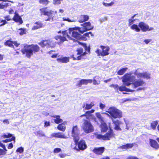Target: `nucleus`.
Segmentation results:
<instances>
[{
  "label": "nucleus",
  "instance_id": "nucleus-1",
  "mask_svg": "<svg viewBox=\"0 0 159 159\" xmlns=\"http://www.w3.org/2000/svg\"><path fill=\"white\" fill-rule=\"evenodd\" d=\"M40 50V48L37 44H26L24 46L21 51L23 54L25 55L27 57L30 58L33 53L38 52Z\"/></svg>",
  "mask_w": 159,
  "mask_h": 159
},
{
  "label": "nucleus",
  "instance_id": "nucleus-2",
  "mask_svg": "<svg viewBox=\"0 0 159 159\" xmlns=\"http://www.w3.org/2000/svg\"><path fill=\"white\" fill-rule=\"evenodd\" d=\"M80 44L82 45L84 49V51L83 48L80 47L78 48L76 51L77 52V55L78 56L75 57L74 54H73L70 56V57L73 59V60H80L84 58V57L88 53L90 52V48L88 47L86 43H80Z\"/></svg>",
  "mask_w": 159,
  "mask_h": 159
},
{
  "label": "nucleus",
  "instance_id": "nucleus-3",
  "mask_svg": "<svg viewBox=\"0 0 159 159\" xmlns=\"http://www.w3.org/2000/svg\"><path fill=\"white\" fill-rule=\"evenodd\" d=\"M76 27L70 28L68 30L62 31V34L66 36L69 39L73 40L74 42H76L77 40L81 39L80 34L77 31H74Z\"/></svg>",
  "mask_w": 159,
  "mask_h": 159
},
{
  "label": "nucleus",
  "instance_id": "nucleus-4",
  "mask_svg": "<svg viewBox=\"0 0 159 159\" xmlns=\"http://www.w3.org/2000/svg\"><path fill=\"white\" fill-rule=\"evenodd\" d=\"M41 16H47L48 18L45 20V21H50L53 19L54 17L57 16V11L52 10H49L47 7H43L40 9Z\"/></svg>",
  "mask_w": 159,
  "mask_h": 159
},
{
  "label": "nucleus",
  "instance_id": "nucleus-5",
  "mask_svg": "<svg viewBox=\"0 0 159 159\" xmlns=\"http://www.w3.org/2000/svg\"><path fill=\"white\" fill-rule=\"evenodd\" d=\"M94 135L96 138L98 139L103 140H109L111 139L114 137L115 134L113 129L110 128L109 131L104 135L97 133H95Z\"/></svg>",
  "mask_w": 159,
  "mask_h": 159
},
{
  "label": "nucleus",
  "instance_id": "nucleus-6",
  "mask_svg": "<svg viewBox=\"0 0 159 159\" xmlns=\"http://www.w3.org/2000/svg\"><path fill=\"white\" fill-rule=\"evenodd\" d=\"M106 112L109 113L111 116L114 118H120L122 117V112L116 108L112 107L109 108Z\"/></svg>",
  "mask_w": 159,
  "mask_h": 159
},
{
  "label": "nucleus",
  "instance_id": "nucleus-7",
  "mask_svg": "<svg viewBox=\"0 0 159 159\" xmlns=\"http://www.w3.org/2000/svg\"><path fill=\"white\" fill-rule=\"evenodd\" d=\"M83 122L82 128L85 133L89 134L94 131V127L90 120L84 119Z\"/></svg>",
  "mask_w": 159,
  "mask_h": 159
},
{
  "label": "nucleus",
  "instance_id": "nucleus-8",
  "mask_svg": "<svg viewBox=\"0 0 159 159\" xmlns=\"http://www.w3.org/2000/svg\"><path fill=\"white\" fill-rule=\"evenodd\" d=\"M79 139H78L77 142H75V140H74V142L77 146V148L76 146L74 147L73 148L77 151H84L87 148V145L84 139H81L79 141Z\"/></svg>",
  "mask_w": 159,
  "mask_h": 159
},
{
  "label": "nucleus",
  "instance_id": "nucleus-9",
  "mask_svg": "<svg viewBox=\"0 0 159 159\" xmlns=\"http://www.w3.org/2000/svg\"><path fill=\"white\" fill-rule=\"evenodd\" d=\"M81 25L83 27V30H81V28L79 27H76L75 30H78L80 33L83 34L84 32L89 30L93 29V26L91 25V24L89 22H87L81 24Z\"/></svg>",
  "mask_w": 159,
  "mask_h": 159
},
{
  "label": "nucleus",
  "instance_id": "nucleus-10",
  "mask_svg": "<svg viewBox=\"0 0 159 159\" xmlns=\"http://www.w3.org/2000/svg\"><path fill=\"white\" fill-rule=\"evenodd\" d=\"M80 130L77 125L73 126L71 131V135L73 137L74 140L77 142L78 139H80Z\"/></svg>",
  "mask_w": 159,
  "mask_h": 159
},
{
  "label": "nucleus",
  "instance_id": "nucleus-11",
  "mask_svg": "<svg viewBox=\"0 0 159 159\" xmlns=\"http://www.w3.org/2000/svg\"><path fill=\"white\" fill-rule=\"evenodd\" d=\"M100 47L102 50V52H100V50L98 49H97L95 51L98 56H101L104 57L109 54V52L110 50V48L108 46L101 45Z\"/></svg>",
  "mask_w": 159,
  "mask_h": 159
},
{
  "label": "nucleus",
  "instance_id": "nucleus-12",
  "mask_svg": "<svg viewBox=\"0 0 159 159\" xmlns=\"http://www.w3.org/2000/svg\"><path fill=\"white\" fill-rule=\"evenodd\" d=\"M42 48L47 47L48 48H54L55 47V44H54L50 39L43 40L38 43Z\"/></svg>",
  "mask_w": 159,
  "mask_h": 159
},
{
  "label": "nucleus",
  "instance_id": "nucleus-13",
  "mask_svg": "<svg viewBox=\"0 0 159 159\" xmlns=\"http://www.w3.org/2000/svg\"><path fill=\"white\" fill-rule=\"evenodd\" d=\"M140 30L143 32L149 31L153 30V28L151 27L149 28V25L143 22H140L138 24Z\"/></svg>",
  "mask_w": 159,
  "mask_h": 159
},
{
  "label": "nucleus",
  "instance_id": "nucleus-14",
  "mask_svg": "<svg viewBox=\"0 0 159 159\" xmlns=\"http://www.w3.org/2000/svg\"><path fill=\"white\" fill-rule=\"evenodd\" d=\"M11 40L12 39L10 38L9 39L6 40L4 43V45L6 46L12 48H14L13 44L16 47L19 46L20 43H17V41H13Z\"/></svg>",
  "mask_w": 159,
  "mask_h": 159
},
{
  "label": "nucleus",
  "instance_id": "nucleus-15",
  "mask_svg": "<svg viewBox=\"0 0 159 159\" xmlns=\"http://www.w3.org/2000/svg\"><path fill=\"white\" fill-rule=\"evenodd\" d=\"M131 79L132 77L131 76V75L127 73L123 76L122 81L124 83L125 86H128L131 84L130 82L131 81Z\"/></svg>",
  "mask_w": 159,
  "mask_h": 159
},
{
  "label": "nucleus",
  "instance_id": "nucleus-16",
  "mask_svg": "<svg viewBox=\"0 0 159 159\" xmlns=\"http://www.w3.org/2000/svg\"><path fill=\"white\" fill-rule=\"evenodd\" d=\"M105 150L104 147H101L94 148L92 151L94 153L97 155H101L104 152Z\"/></svg>",
  "mask_w": 159,
  "mask_h": 159
},
{
  "label": "nucleus",
  "instance_id": "nucleus-17",
  "mask_svg": "<svg viewBox=\"0 0 159 159\" xmlns=\"http://www.w3.org/2000/svg\"><path fill=\"white\" fill-rule=\"evenodd\" d=\"M93 80L92 79H82L78 81L76 86L78 87H81L82 85H86L89 83L91 84L92 83Z\"/></svg>",
  "mask_w": 159,
  "mask_h": 159
},
{
  "label": "nucleus",
  "instance_id": "nucleus-18",
  "mask_svg": "<svg viewBox=\"0 0 159 159\" xmlns=\"http://www.w3.org/2000/svg\"><path fill=\"white\" fill-rule=\"evenodd\" d=\"M112 123L115 125V127L114 128V129L117 131L122 130V129L120 127V125H124V124L122 122L118 120H112Z\"/></svg>",
  "mask_w": 159,
  "mask_h": 159
},
{
  "label": "nucleus",
  "instance_id": "nucleus-19",
  "mask_svg": "<svg viewBox=\"0 0 159 159\" xmlns=\"http://www.w3.org/2000/svg\"><path fill=\"white\" fill-rule=\"evenodd\" d=\"M12 20L16 23H19L20 24H21L23 23V21L20 16H19V14L15 12L14 13Z\"/></svg>",
  "mask_w": 159,
  "mask_h": 159
},
{
  "label": "nucleus",
  "instance_id": "nucleus-20",
  "mask_svg": "<svg viewBox=\"0 0 159 159\" xmlns=\"http://www.w3.org/2000/svg\"><path fill=\"white\" fill-rule=\"evenodd\" d=\"M145 82L142 79H135L133 82L132 84L134 85V87L136 88L139 86L143 85Z\"/></svg>",
  "mask_w": 159,
  "mask_h": 159
},
{
  "label": "nucleus",
  "instance_id": "nucleus-21",
  "mask_svg": "<svg viewBox=\"0 0 159 159\" xmlns=\"http://www.w3.org/2000/svg\"><path fill=\"white\" fill-rule=\"evenodd\" d=\"M34 25L32 28V30H35L39 29L42 28L44 27L43 24L41 21H38L34 23Z\"/></svg>",
  "mask_w": 159,
  "mask_h": 159
},
{
  "label": "nucleus",
  "instance_id": "nucleus-22",
  "mask_svg": "<svg viewBox=\"0 0 159 159\" xmlns=\"http://www.w3.org/2000/svg\"><path fill=\"white\" fill-rule=\"evenodd\" d=\"M78 19V21L80 23H82L88 21L89 19V16L87 15H81Z\"/></svg>",
  "mask_w": 159,
  "mask_h": 159
},
{
  "label": "nucleus",
  "instance_id": "nucleus-23",
  "mask_svg": "<svg viewBox=\"0 0 159 159\" xmlns=\"http://www.w3.org/2000/svg\"><path fill=\"white\" fill-rule=\"evenodd\" d=\"M51 136L52 137L59 138L61 139H66L67 137L63 133L58 132L56 133H53L51 134Z\"/></svg>",
  "mask_w": 159,
  "mask_h": 159
},
{
  "label": "nucleus",
  "instance_id": "nucleus-24",
  "mask_svg": "<svg viewBox=\"0 0 159 159\" xmlns=\"http://www.w3.org/2000/svg\"><path fill=\"white\" fill-rule=\"evenodd\" d=\"M57 61L60 63H66L69 61L70 57H61L57 58Z\"/></svg>",
  "mask_w": 159,
  "mask_h": 159
},
{
  "label": "nucleus",
  "instance_id": "nucleus-25",
  "mask_svg": "<svg viewBox=\"0 0 159 159\" xmlns=\"http://www.w3.org/2000/svg\"><path fill=\"white\" fill-rule=\"evenodd\" d=\"M51 117L55 118L54 119V121L56 124H59L63 121L62 119L61 118L60 116L59 115L52 116Z\"/></svg>",
  "mask_w": 159,
  "mask_h": 159
},
{
  "label": "nucleus",
  "instance_id": "nucleus-26",
  "mask_svg": "<svg viewBox=\"0 0 159 159\" xmlns=\"http://www.w3.org/2000/svg\"><path fill=\"white\" fill-rule=\"evenodd\" d=\"M94 105L95 104L93 102H91L89 104L84 103L82 107L83 108H84L85 110H89L91 109Z\"/></svg>",
  "mask_w": 159,
  "mask_h": 159
},
{
  "label": "nucleus",
  "instance_id": "nucleus-27",
  "mask_svg": "<svg viewBox=\"0 0 159 159\" xmlns=\"http://www.w3.org/2000/svg\"><path fill=\"white\" fill-rule=\"evenodd\" d=\"M63 36H61V35H57L55 37V39L56 40H59L60 42L61 43H62L65 41H67L66 37H67L66 36H65L63 35Z\"/></svg>",
  "mask_w": 159,
  "mask_h": 159
},
{
  "label": "nucleus",
  "instance_id": "nucleus-28",
  "mask_svg": "<svg viewBox=\"0 0 159 159\" xmlns=\"http://www.w3.org/2000/svg\"><path fill=\"white\" fill-rule=\"evenodd\" d=\"M100 127L101 131L103 133L106 132L108 129L107 124L104 122L101 123L100 125Z\"/></svg>",
  "mask_w": 159,
  "mask_h": 159
},
{
  "label": "nucleus",
  "instance_id": "nucleus-29",
  "mask_svg": "<svg viewBox=\"0 0 159 159\" xmlns=\"http://www.w3.org/2000/svg\"><path fill=\"white\" fill-rule=\"evenodd\" d=\"M118 90L121 92L125 91L127 92H133L134 91V90L130 89L123 86L119 87Z\"/></svg>",
  "mask_w": 159,
  "mask_h": 159
},
{
  "label": "nucleus",
  "instance_id": "nucleus-30",
  "mask_svg": "<svg viewBox=\"0 0 159 159\" xmlns=\"http://www.w3.org/2000/svg\"><path fill=\"white\" fill-rule=\"evenodd\" d=\"M133 146V143H127L121 146L120 147L122 149L126 150L129 148H132Z\"/></svg>",
  "mask_w": 159,
  "mask_h": 159
},
{
  "label": "nucleus",
  "instance_id": "nucleus-31",
  "mask_svg": "<svg viewBox=\"0 0 159 159\" xmlns=\"http://www.w3.org/2000/svg\"><path fill=\"white\" fill-rule=\"evenodd\" d=\"M158 124V121L157 120L152 121L150 124L151 128L153 130H155Z\"/></svg>",
  "mask_w": 159,
  "mask_h": 159
},
{
  "label": "nucleus",
  "instance_id": "nucleus-32",
  "mask_svg": "<svg viewBox=\"0 0 159 159\" xmlns=\"http://www.w3.org/2000/svg\"><path fill=\"white\" fill-rule=\"evenodd\" d=\"M57 128L60 131H64L66 129V126L64 124L61 123L58 125Z\"/></svg>",
  "mask_w": 159,
  "mask_h": 159
},
{
  "label": "nucleus",
  "instance_id": "nucleus-33",
  "mask_svg": "<svg viewBox=\"0 0 159 159\" xmlns=\"http://www.w3.org/2000/svg\"><path fill=\"white\" fill-rule=\"evenodd\" d=\"M138 26L137 25L134 24L131 25L130 27L132 30H134L137 32H139L140 31V29Z\"/></svg>",
  "mask_w": 159,
  "mask_h": 159
},
{
  "label": "nucleus",
  "instance_id": "nucleus-34",
  "mask_svg": "<svg viewBox=\"0 0 159 159\" xmlns=\"http://www.w3.org/2000/svg\"><path fill=\"white\" fill-rule=\"evenodd\" d=\"M93 84L94 85L99 84L100 83L99 80V77L98 76L94 77L92 80Z\"/></svg>",
  "mask_w": 159,
  "mask_h": 159
},
{
  "label": "nucleus",
  "instance_id": "nucleus-35",
  "mask_svg": "<svg viewBox=\"0 0 159 159\" xmlns=\"http://www.w3.org/2000/svg\"><path fill=\"white\" fill-rule=\"evenodd\" d=\"M36 135L39 137H45V134L42 130H38L35 133Z\"/></svg>",
  "mask_w": 159,
  "mask_h": 159
},
{
  "label": "nucleus",
  "instance_id": "nucleus-36",
  "mask_svg": "<svg viewBox=\"0 0 159 159\" xmlns=\"http://www.w3.org/2000/svg\"><path fill=\"white\" fill-rule=\"evenodd\" d=\"M127 69L128 68L127 67H125L120 69L118 71L117 74L119 75H123L124 73L125 72Z\"/></svg>",
  "mask_w": 159,
  "mask_h": 159
},
{
  "label": "nucleus",
  "instance_id": "nucleus-37",
  "mask_svg": "<svg viewBox=\"0 0 159 159\" xmlns=\"http://www.w3.org/2000/svg\"><path fill=\"white\" fill-rule=\"evenodd\" d=\"M150 73H148L147 72H143V77L144 79H146L148 80L150 79Z\"/></svg>",
  "mask_w": 159,
  "mask_h": 159
},
{
  "label": "nucleus",
  "instance_id": "nucleus-38",
  "mask_svg": "<svg viewBox=\"0 0 159 159\" xmlns=\"http://www.w3.org/2000/svg\"><path fill=\"white\" fill-rule=\"evenodd\" d=\"M15 139H16V138L15 136H12L11 138V139H6L4 140L3 141V142L4 143H8L9 142H11L12 141H14V143H15Z\"/></svg>",
  "mask_w": 159,
  "mask_h": 159
},
{
  "label": "nucleus",
  "instance_id": "nucleus-39",
  "mask_svg": "<svg viewBox=\"0 0 159 159\" xmlns=\"http://www.w3.org/2000/svg\"><path fill=\"white\" fill-rule=\"evenodd\" d=\"M97 117L101 121H103V118L102 116L99 112H97L95 113Z\"/></svg>",
  "mask_w": 159,
  "mask_h": 159
},
{
  "label": "nucleus",
  "instance_id": "nucleus-40",
  "mask_svg": "<svg viewBox=\"0 0 159 159\" xmlns=\"http://www.w3.org/2000/svg\"><path fill=\"white\" fill-rule=\"evenodd\" d=\"M12 134L8 133L7 134H3L2 135V137H3V138H10L11 137H12Z\"/></svg>",
  "mask_w": 159,
  "mask_h": 159
},
{
  "label": "nucleus",
  "instance_id": "nucleus-41",
  "mask_svg": "<svg viewBox=\"0 0 159 159\" xmlns=\"http://www.w3.org/2000/svg\"><path fill=\"white\" fill-rule=\"evenodd\" d=\"M7 149L6 147L3 148V149L0 148V156L6 154Z\"/></svg>",
  "mask_w": 159,
  "mask_h": 159
},
{
  "label": "nucleus",
  "instance_id": "nucleus-42",
  "mask_svg": "<svg viewBox=\"0 0 159 159\" xmlns=\"http://www.w3.org/2000/svg\"><path fill=\"white\" fill-rule=\"evenodd\" d=\"M24 152V148L22 147H20L18 148L16 150V152H19L20 153H22Z\"/></svg>",
  "mask_w": 159,
  "mask_h": 159
},
{
  "label": "nucleus",
  "instance_id": "nucleus-43",
  "mask_svg": "<svg viewBox=\"0 0 159 159\" xmlns=\"http://www.w3.org/2000/svg\"><path fill=\"white\" fill-rule=\"evenodd\" d=\"M110 86L111 87H113L117 91L119 90V86L117 84H112Z\"/></svg>",
  "mask_w": 159,
  "mask_h": 159
},
{
  "label": "nucleus",
  "instance_id": "nucleus-44",
  "mask_svg": "<svg viewBox=\"0 0 159 159\" xmlns=\"http://www.w3.org/2000/svg\"><path fill=\"white\" fill-rule=\"evenodd\" d=\"M20 30L19 34L20 35H22L26 34L25 29L24 28H21L19 29Z\"/></svg>",
  "mask_w": 159,
  "mask_h": 159
},
{
  "label": "nucleus",
  "instance_id": "nucleus-45",
  "mask_svg": "<svg viewBox=\"0 0 159 159\" xmlns=\"http://www.w3.org/2000/svg\"><path fill=\"white\" fill-rule=\"evenodd\" d=\"M89 34L92 36H93V34L91 32H89L83 34V36L84 37H87L89 38L90 37Z\"/></svg>",
  "mask_w": 159,
  "mask_h": 159
},
{
  "label": "nucleus",
  "instance_id": "nucleus-46",
  "mask_svg": "<svg viewBox=\"0 0 159 159\" xmlns=\"http://www.w3.org/2000/svg\"><path fill=\"white\" fill-rule=\"evenodd\" d=\"M135 20L132 19H129L128 20V21L129 23H128V26H130L134 22Z\"/></svg>",
  "mask_w": 159,
  "mask_h": 159
},
{
  "label": "nucleus",
  "instance_id": "nucleus-47",
  "mask_svg": "<svg viewBox=\"0 0 159 159\" xmlns=\"http://www.w3.org/2000/svg\"><path fill=\"white\" fill-rule=\"evenodd\" d=\"M61 151V149L60 148H56L54 149L53 152L55 153H57Z\"/></svg>",
  "mask_w": 159,
  "mask_h": 159
},
{
  "label": "nucleus",
  "instance_id": "nucleus-48",
  "mask_svg": "<svg viewBox=\"0 0 159 159\" xmlns=\"http://www.w3.org/2000/svg\"><path fill=\"white\" fill-rule=\"evenodd\" d=\"M114 4V2H111L110 3H106L105 2H103V4L105 6H111L113 5Z\"/></svg>",
  "mask_w": 159,
  "mask_h": 159
},
{
  "label": "nucleus",
  "instance_id": "nucleus-49",
  "mask_svg": "<svg viewBox=\"0 0 159 159\" xmlns=\"http://www.w3.org/2000/svg\"><path fill=\"white\" fill-rule=\"evenodd\" d=\"M0 22H2V23L0 25V26H3L7 23V21L5 20H1L0 21Z\"/></svg>",
  "mask_w": 159,
  "mask_h": 159
},
{
  "label": "nucleus",
  "instance_id": "nucleus-50",
  "mask_svg": "<svg viewBox=\"0 0 159 159\" xmlns=\"http://www.w3.org/2000/svg\"><path fill=\"white\" fill-rule=\"evenodd\" d=\"M4 18L5 19L4 20H5L6 21L7 20V21H10L11 20L9 15H7L4 16Z\"/></svg>",
  "mask_w": 159,
  "mask_h": 159
},
{
  "label": "nucleus",
  "instance_id": "nucleus-51",
  "mask_svg": "<svg viewBox=\"0 0 159 159\" xmlns=\"http://www.w3.org/2000/svg\"><path fill=\"white\" fill-rule=\"evenodd\" d=\"M44 127H46L50 125V122L49 121H45L44 122Z\"/></svg>",
  "mask_w": 159,
  "mask_h": 159
},
{
  "label": "nucleus",
  "instance_id": "nucleus-52",
  "mask_svg": "<svg viewBox=\"0 0 159 159\" xmlns=\"http://www.w3.org/2000/svg\"><path fill=\"white\" fill-rule=\"evenodd\" d=\"M143 73H136L135 75L137 76L138 78H142L143 77Z\"/></svg>",
  "mask_w": 159,
  "mask_h": 159
},
{
  "label": "nucleus",
  "instance_id": "nucleus-53",
  "mask_svg": "<svg viewBox=\"0 0 159 159\" xmlns=\"http://www.w3.org/2000/svg\"><path fill=\"white\" fill-rule=\"evenodd\" d=\"M126 159H139L136 157L134 156H128L126 158Z\"/></svg>",
  "mask_w": 159,
  "mask_h": 159
},
{
  "label": "nucleus",
  "instance_id": "nucleus-54",
  "mask_svg": "<svg viewBox=\"0 0 159 159\" xmlns=\"http://www.w3.org/2000/svg\"><path fill=\"white\" fill-rule=\"evenodd\" d=\"M105 105L102 104V103H99V107L101 109L103 110L104 108L105 107Z\"/></svg>",
  "mask_w": 159,
  "mask_h": 159
},
{
  "label": "nucleus",
  "instance_id": "nucleus-55",
  "mask_svg": "<svg viewBox=\"0 0 159 159\" xmlns=\"http://www.w3.org/2000/svg\"><path fill=\"white\" fill-rule=\"evenodd\" d=\"M85 113L87 115V117H91L92 116V114H91L90 111L89 110L86 111Z\"/></svg>",
  "mask_w": 159,
  "mask_h": 159
},
{
  "label": "nucleus",
  "instance_id": "nucleus-56",
  "mask_svg": "<svg viewBox=\"0 0 159 159\" xmlns=\"http://www.w3.org/2000/svg\"><path fill=\"white\" fill-rule=\"evenodd\" d=\"M58 156L60 158H64L66 156V154L61 153L59 154Z\"/></svg>",
  "mask_w": 159,
  "mask_h": 159
},
{
  "label": "nucleus",
  "instance_id": "nucleus-57",
  "mask_svg": "<svg viewBox=\"0 0 159 159\" xmlns=\"http://www.w3.org/2000/svg\"><path fill=\"white\" fill-rule=\"evenodd\" d=\"M6 5H2L1 3H0V9H4L5 7H6L7 6V3H6Z\"/></svg>",
  "mask_w": 159,
  "mask_h": 159
},
{
  "label": "nucleus",
  "instance_id": "nucleus-58",
  "mask_svg": "<svg viewBox=\"0 0 159 159\" xmlns=\"http://www.w3.org/2000/svg\"><path fill=\"white\" fill-rule=\"evenodd\" d=\"M13 147V146L12 143H11L9 144L7 148L8 149H11Z\"/></svg>",
  "mask_w": 159,
  "mask_h": 159
},
{
  "label": "nucleus",
  "instance_id": "nucleus-59",
  "mask_svg": "<svg viewBox=\"0 0 159 159\" xmlns=\"http://www.w3.org/2000/svg\"><path fill=\"white\" fill-rule=\"evenodd\" d=\"M151 41V40L150 39H146L144 40V42L146 44H148Z\"/></svg>",
  "mask_w": 159,
  "mask_h": 159
},
{
  "label": "nucleus",
  "instance_id": "nucleus-60",
  "mask_svg": "<svg viewBox=\"0 0 159 159\" xmlns=\"http://www.w3.org/2000/svg\"><path fill=\"white\" fill-rule=\"evenodd\" d=\"M57 54H53L51 56V57L52 58H56L57 57Z\"/></svg>",
  "mask_w": 159,
  "mask_h": 159
},
{
  "label": "nucleus",
  "instance_id": "nucleus-61",
  "mask_svg": "<svg viewBox=\"0 0 159 159\" xmlns=\"http://www.w3.org/2000/svg\"><path fill=\"white\" fill-rule=\"evenodd\" d=\"M83 116H85L86 117L87 119H88V117H87V115L85 113V114L80 115V117H82Z\"/></svg>",
  "mask_w": 159,
  "mask_h": 159
},
{
  "label": "nucleus",
  "instance_id": "nucleus-62",
  "mask_svg": "<svg viewBox=\"0 0 159 159\" xmlns=\"http://www.w3.org/2000/svg\"><path fill=\"white\" fill-rule=\"evenodd\" d=\"M14 12V11L12 9H11L9 11V13L11 14Z\"/></svg>",
  "mask_w": 159,
  "mask_h": 159
},
{
  "label": "nucleus",
  "instance_id": "nucleus-63",
  "mask_svg": "<svg viewBox=\"0 0 159 159\" xmlns=\"http://www.w3.org/2000/svg\"><path fill=\"white\" fill-rule=\"evenodd\" d=\"M0 146L2 147L3 148H4L6 147L2 143H1L0 144Z\"/></svg>",
  "mask_w": 159,
  "mask_h": 159
},
{
  "label": "nucleus",
  "instance_id": "nucleus-64",
  "mask_svg": "<svg viewBox=\"0 0 159 159\" xmlns=\"http://www.w3.org/2000/svg\"><path fill=\"white\" fill-rule=\"evenodd\" d=\"M3 122H6L8 124H9V122L8 120H7V119H5V120H3Z\"/></svg>",
  "mask_w": 159,
  "mask_h": 159
}]
</instances>
